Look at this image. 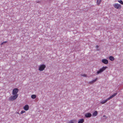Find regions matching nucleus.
Instances as JSON below:
<instances>
[{"label":"nucleus","instance_id":"6ab92c4d","mask_svg":"<svg viewBox=\"0 0 123 123\" xmlns=\"http://www.w3.org/2000/svg\"><path fill=\"white\" fill-rule=\"evenodd\" d=\"M93 83L92 80L91 81H89L88 82V83L89 84H93Z\"/></svg>","mask_w":123,"mask_h":123},{"label":"nucleus","instance_id":"9b49d317","mask_svg":"<svg viewBox=\"0 0 123 123\" xmlns=\"http://www.w3.org/2000/svg\"><path fill=\"white\" fill-rule=\"evenodd\" d=\"M98 114V112L97 111H95L92 114V116L95 117L97 116Z\"/></svg>","mask_w":123,"mask_h":123},{"label":"nucleus","instance_id":"b1692460","mask_svg":"<svg viewBox=\"0 0 123 123\" xmlns=\"http://www.w3.org/2000/svg\"><path fill=\"white\" fill-rule=\"evenodd\" d=\"M16 113H17V114H19V113L18 112H16Z\"/></svg>","mask_w":123,"mask_h":123},{"label":"nucleus","instance_id":"aec40b11","mask_svg":"<svg viewBox=\"0 0 123 123\" xmlns=\"http://www.w3.org/2000/svg\"><path fill=\"white\" fill-rule=\"evenodd\" d=\"M25 111H21V114H22L24 113H25Z\"/></svg>","mask_w":123,"mask_h":123},{"label":"nucleus","instance_id":"a211bd4d","mask_svg":"<svg viewBox=\"0 0 123 123\" xmlns=\"http://www.w3.org/2000/svg\"><path fill=\"white\" fill-rule=\"evenodd\" d=\"M81 76H83V77H87V75L86 74H84L82 75H81Z\"/></svg>","mask_w":123,"mask_h":123},{"label":"nucleus","instance_id":"4468645a","mask_svg":"<svg viewBox=\"0 0 123 123\" xmlns=\"http://www.w3.org/2000/svg\"><path fill=\"white\" fill-rule=\"evenodd\" d=\"M101 0H97V3L98 5H99L101 2Z\"/></svg>","mask_w":123,"mask_h":123},{"label":"nucleus","instance_id":"1a4fd4ad","mask_svg":"<svg viewBox=\"0 0 123 123\" xmlns=\"http://www.w3.org/2000/svg\"><path fill=\"white\" fill-rule=\"evenodd\" d=\"M29 107L28 105H26L24 107V109L25 111H27L29 109Z\"/></svg>","mask_w":123,"mask_h":123},{"label":"nucleus","instance_id":"f257e3e1","mask_svg":"<svg viewBox=\"0 0 123 123\" xmlns=\"http://www.w3.org/2000/svg\"><path fill=\"white\" fill-rule=\"evenodd\" d=\"M117 93H114L111 96H110L107 99L105 100H103L100 102V103L102 104H104L105 103L108 101L112 98L114 97L115 96H116L117 94Z\"/></svg>","mask_w":123,"mask_h":123},{"label":"nucleus","instance_id":"ddd939ff","mask_svg":"<svg viewBox=\"0 0 123 123\" xmlns=\"http://www.w3.org/2000/svg\"><path fill=\"white\" fill-rule=\"evenodd\" d=\"M36 95H32L31 96V98L33 99H34L36 98Z\"/></svg>","mask_w":123,"mask_h":123},{"label":"nucleus","instance_id":"0eeeda50","mask_svg":"<svg viewBox=\"0 0 123 123\" xmlns=\"http://www.w3.org/2000/svg\"><path fill=\"white\" fill-rule=\"evenodd\" d=\"M102 62L103 63L105 64H107L108 62V60H107L105 59H102Z\"/></svg>","mask_w":123,"mask_h":123},{"label":"nucleus","instance_id":"f03ea898","mask_svg":"<svg viewBox=\"0 0 123 123\" xmlns=\"http://www.w3.org/2000/svg\"><path fill=\"white\" fill-rule=\"evenodd\" d=\"M18 96V94L14 95L13 96H11L9 98V100L10 101H13L15 100Z\"/></svg>","mask_w":123,"mask_h":123},{"label":"nucleus","instance_id":"f8f14e48","mask_svg":"<svg viewBox=\"0 0 123 123\" xmlns=\"http://www.w3.org/2000/svg\"><path fill=\"white\" fill-rule=\"evenodd\" d=\"M109 59L111 61H113L114 59V57L112 56H110L109 57Z\"/></svg>","mask_w":123,"mask_h":123},{"label":"nucleus","instance_id":"6e6552de","mask_svg":"<svg viewBox=\"0 0 123 123\" xmlns=\"http://www.w3.org/2000/svg\"><path fill=\"white\" fill-rule=\"evenodd\" d=\"M91 116V114L89 113H87L85 115V117L87 118L90 117Z\"/></svg>","mask_w":123,"mask_h":123},{"label":"nucleus","instance_id":"7ed1b4c3","mask_svg":"<svg viewBox=\"0 0 123 123\" xmlns=\"http://www.w3.org/2000/svg\"><path fill=\"white\" fill-rule=\"evenodd\" d=\"M107 68V67H103L102 68H100L99 70L97 72V74L101 73L104 71Z\"/></svg>","mask_w":123,"mask_h":123},{"label":"nucleus","instance_id":"393cba45","mask_svg":"<svg viewBox=\"0 0 123 123\" xmlns=\"http://www.w3.org/2000/svg\"><path fill=\"white\" fill-rule=\"evenodd\" d=\"M106 117V116L105 115H104L103 116V117Z\"/></svg>","mask_w":123,"mask_h":123},{"label":"nucleus","instance_id":"423d86ee","mask_svg":"<svg viewBox=\"0 0 123 123\" xmlns=\"http://www.w3.org/2000/svg\"><path fill=\"white\" fill-rule=\"evenodd\" d=\"M18 91V88H15L13 90L12 94L13 95L17 94Z\"/></svg>","mask_w":123,"mask_h":123},{"label":"nucleus","instance_id":"20e7f679","mask_svg":"<svg viewBox=\"0 0 123 123\" xmlns=\"http://www.w3.org/2000/svg\"><path fill=\"white\" fill-rule=\"evenodd\" d=\"M46 67V66L44 64H42L40 65L39 70L41 71H43L44 70Z\"/></svg>","mask_w":123,"mask_h":123},{"label":"nucleus","instance_id":"4be33fe9","mask_svg":"<svg viewBox=\"0 0 123 123\" xmlns=\"http://www.w3.org/2000/svg\"><path fill=\"white\" fill-rule=\"evenodd\" d=\"M96 48H98V45H96Z\"/></svg>","mask_w":123,"mask_h":123},{"label":"nucleus","instance_id":"f3484780","mask_svg":"<svg viewBox=\"0 0 123 123\" xmlns=\"http://www.w3.org/2000/svg\"><path fill=\"white\" fill-rule=\"evenodd\" d=\"M118 1L122 5H123V2L122 0H118Z\"/></svg>","mask_w":123,"mask_h":123},{"label":"nucleus","instance_id":"2eb2a0df","mask_svg":"<svg viewBox=\"0 0 123 123\" xmlns=\"http://www.w3.org/2000/svg\"><path fill=\"white\" fill-rule=\"evenodd\" d=\"M74 121L75 120H71L68 123H74Z\"/></svg>","mask_w":123,"mask_h":123},{"label":"nucleus","instance_id":"39448f33","mask_svg":"<svg viewBox=\"0 0 123 123\" xmlns=\"http://www.w3.org/2000/svg\"><path fill=\"white\" fill-rule=\"evenodd\" d=\"M113 6L115 8L118 9H120L121 6V5L120 4L117 3L113 5Z\"/></svg>","mask_w":123,"mask_h":123},{"label":"nucleus","instance_id":"9d476101","mask_svg":"<svg viewBox=\"0 0 123 123\" xmlns=\"http://www.w3.org/2000/svg\"><path fill=\"white\" fill-rule=\"evenodd\" d=\"M84 120L83 119H80L79 120L78 123H83L84 122Z\"/></svg>","mask_w":123,"mask_h":123},{"label":"nucleus","instance_id":"5701e85b","mask_svg":"<svg viewBox=\"0 0 123 123\" xmlns=\"http://www.w3.org/2000/svg\"><path fill=\"white\" fill-rule=\"evenodd\" d=\"M4 42H3L1 43V45H3L4 44Z\"/></svg>","mask_w":123,"mask_h":123},{"label":"nucleus","instance_id":"dca6fc26","mask_svg":"<svg viewBox=\"0 0 123 123\" xmlns=\"http://www.w3.org/2000/svg\"><path fill=\"white\" fill-rule=\"evenodd\" d=\"M97 79L98 78H96L94 80H92V81L93 83H94V82H95L97 80Z\"/></svg>","mask_w":123,"mask_h":123},{"label":"nucleus","instance_id":"412c9836","mask_svg":"<svg viewBox=\"0 0 123 123\" xmlns=\"http://www.w3.org/2000/svg\"><path fill=\"white\" fill-rule=\"evenodd\" d=\"M4 42V43H6L7 42V41H5V42Z\"/></svg>","mask_w":123,"mask_h":123}]
</instances>
